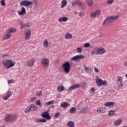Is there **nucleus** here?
Wrapping results in <instances>:
<instances>
[{
    "mask_svg": "<svg viewBox=\"0 0 127 127\" xmlns=\"http://www.w3.org/2000/svg\"><path fill=\"white\" fill-rule=\"evenodd\" d=\"M2 64H3V66H6V69H9V68L13 67L15 65V64L12 63L11 60H5L3 61Z\"/></svg>",
    "mask_w": 127,
    "mask_h": 127,
    "instance_id": "f257e3e1",
    "label": "nucleus"
},
{
    "mask_svg": "<svg viewBox=\"0 0 127 127\" xmlns=\"http://www.w3.org/2000/svg\"><path fill=\"white\" fill-rule=\"evenodd\" d=\"M15 115L13 114H7L5 116L4 120L6 123H12L15 120Z\"/></svg>",
    "mask_w": 127,
    "mask_h": 127,
    "instance_id": "f03ea898",
    "label": "nucleus"
},
{
    "mask_svg": "<svg viewBox=\"0 0 127 127\" xmlns=\"http://www.w3.org/2000/svg\"><path fill=\"white\" fill-rule=\"evenodd\" d=\"M118 18H119V15L107 17L104 20L103 25H107V24H109V23L111 21H113V20H116V19H118Z\"/></svg>",
    "mask_w": 127,
    "mask_h": 127,
    "instance_id": "7ed1b4c3",
    "label": "nucleus"
},
{
    "mask_svg": "<svg viewBox=\"0 0 127 127\" xmlns=\"http://www.w3.org/2000/svg\"><path fill=\"white\" fill-rule=\"evenodd\" d=\"M63 67L64 72L66 74L69 73V72H70V69H71V64H70V63L68 62H65L63 64Z\"/></svg>",
    "mask_w": 127,
    "mask_h": 127,
    "instance_id": "20e7f679",
    "label": "nucleus"
},
{
    "mask_svg": "<svg viewBox=\"0 0 127 127\" xmlns=\"http://www.w3.org/2000/svg\"><path fill=\"white\" fill-rule=\"evenodd\" d=\"M20 4V5H23V6H29L30 8H31L33 5L32 2L26 0L21 1Z\"/></svg>",
    "mask_w": 127,
    "mask_h": 127,
    "instance_id": "39448f33",
    "label": "nucleus"
},
{
    "mask_svg": "<svg viewBox=\"0 0 127 127\" xmlns=\"http://www.w3.org/2000/svg\"><path fill=\"white\" fill-rule=\"evenodd\" d=\"M96 83L98 87H101V86H105L107 85V81H103L101 78L96 79Z\"/></svg>",
    "mask_w": 127,
    "mask_h": 127,
    "instance_id": "423d86ee",
    "label": "nucleus"
},
{
    "mask_svg": "<svg viewBox=\"0 0 127 127\" xmlns=\"http://www.w3.org/2000/svg\"><path fill=\"white\" fill-rule=\"evenodd\" d=\"M41 64L44 67H48L49 66V60L48 59L43 58L42 60Z\"/></svg>",
    "mask_w": 127,
    "mask_h": 127,
    "instance_id": "0eeeda50",
    "label": "nucleus"
},
{
    "mask_svg": "<svg viewBox=\"0 0 127 127\" xmlns=\"http://www.w3.org/2000/svg\"><path fill=\"white\" fill-rule=\"evenodd\" d=\"M79 59H84V55L82 54L76 55L70 59V61H77Z\"/></svg>",
    "mask_w": 127,
    "mask_h": 127,
    "instance_id": "6e6552de",
    "label": "nucleus"
},
{
    "mask_svg": "<svg viewBox=\"0 0 127 127\" xmlns=\"http://www.w3.org/2000/svg\"><path fill=\"white\" fill-rule=\"evenodd\" d=\"M34 62H35L34 60H30L26 62V66L27 67H32L34 65Z\"/></svg>",
    "mask_w": 127,
    "mask_h": 127,
    "instance_id": "1a4fd4ad",
    "label": "nucleus"
},
{
    "mask_svg": "<svg viewBox=\"0 0 127 127\" xmlns=\"http://www.w3.org/2000/svg\"><path fill=\"white\" fill-rule=\"evenodd\" d=\"M42 118H44V119H47L48 121L49 120H51V116L49 115V114H48V112L46 111L44 113L42 114L41 115Z\"/></svg>",
    "mask_w": 127,
    "mask_h": 127,
    "instance_id": "9d476101",
    "label": "nucleus"
},
{
    "mask_svg": "<svg viewBox=\"0 0 127 127\" xmlns=\"http://www.w3.org/2000/svg\"><path fill=\"white\" fill-rule=\"evenodd\" d=\"M101 10H97L96 11L91 13V16L92 17H97V16H99L101 14Z\"/></svg>",
    "mask_w": 127,
    "mask_h": 127,
    "instance_id": "9b49d317",
    "label": "nucleus"
},
{
    "mask_svg": "<svg viewBox=\"0 0 127 127\" xmlns=\"http://www.w3.org/2000/svg\"><path fill=\"white\" fill-rule=\"evenodd\" d=\"M115 105H116V103L114 102H109L105 103L104 106L105 107H109V108H114Z\"/></svg>",
    "mask_w": 127,
    "mask_h": 127,
    "instance_id": "f8f14e48",
    "label": "nucleus"
},
{
    "mask_svg": "<svg viewBox=\"0 0 127 127\" xmlns=\"http://www.w3.org/2000/svg\"><path fill=\"white\" fill-rule=\"evenodd\" d=\"M25 40H28L30 38V36H31V31L30 30H28L27 32H25Z\"/></svg>",
    "mask_w": 127,
    "mask_h": 127,
    "instance_id": "ddd939ff",
    "label": "nucleus"
},
{
    "mask_svg": "<svg viewBox=\"0 0 127 127\" xmlns=\"http://www.w3.org/2000/svg\"><path fill=\"white\" fill-rule=\"evenodd\" d=\"M97 50L98 55L99 54H104V53H106V50L104 48H100Z\"/></svg>",
    "mask_w": 127,
    "mask_h": 127,
    "instance_id": "4468645a",
    "label": "nucleus"
},
{
    "mask_svg": "<svg viewBox=\"0 0 127 127\" xmlns=\"http://www.w3.org/2000/svg\"><path fill=\"white\" fill-rule=\"evenodd\" d=\"M18 13L19 15H23V14H25V13H26L25 8H24V7H22L21 11H18Z\"/></svg>",
    "mask_w": 127,
    "mask_h": 127,
    "instance_id": "2eb2a0df",
    "label": "nucleus"
},
{
    "mask_svg": "<svg viewBox=\"0 0 127 127\" xmlns=\"http://www.w3.org/2000/svg\"><path fill=\"white\" fill-rule=\"evenodd\" d=\"M80 87V84H74L72 85L69 88L68 91H72V90H75V89H78Z\"/></svg>",
    "mask_w": 127,
    "mask_h": 127,
    "instance_id": "dca6fc26",
    "label": "nucleus"
},
{
    "mask_svg": "<svg viewBox=\"0 0 127 127\" xmlns=\"http://www.w3.org/2000/svg\"><path fill=\"white\" fill-rule=\"evenodd\" d=\"M69 106H70V104L66 102H63L61 104V108H63V109H66V108H67Z\"/></svg>",
    "mask_w": 127,
    "mask_h": 127,
    "instance_id": "f3484780",
    "label": "nucleus"
},
{
    "mask_svg": "<svg viewBox=\"0 0 127 127\" xmlns=\"http://www.w3.org/2000/svg\"><path fill=\"white\" fill-rule=\"evenodd\" d=\"M47 122V120L46 119H37L35 120V123H46Z\"/></svg>",
    "mask_w": 127,
    "mask_h": 127,
    "instance_id": "a211bd4d",
    "label": "nucleus"
},
{
    "mask_svg": "<svg viewBox=\"0 0 127 127\" xmlns=\"http://www.w3.org/2000/svg\"><path fill=\"white\" fill-rule=\"evenodd\" d=\"M11 94H12V92L11 91H9L6 95L3 97V100L6 101V100L9 98Z\"/></svg>",
    "mask_w": 127,
    "mask_h": 127,
    "instance_id": "6ab92c4d",
    "label": "nucleus"
},
{
    "mask_svg": "<svg viewBox=\"0 0 127 127\" xmlns=\"http://www.w3.org/2000/svg\"><path fill=\"white\" fill-rule=\"evenodd\" d=\"M122 120L121 119H118L116 121L114 122V124H115L114 126H120V124L122 123Z\"/></svg>",
    "mask_w": 127,
    "mask_h": 127,
    "instance_id": "aec40b11",
    "label": "nucleus"
},
{
    "mask_svg": "<svg viewBox=\"0 0 127 127\" xmlns=\"http://www.w3.org/2000/svg\"><path fill=\"white\" fill-rule=\"evenodd\" d=\"M67 20H68V18L66 17H62V18H59L58 19V21L60 22H62V21L66 22Z\"/></svg>",
    "mask_w": 127,
    "mask_h": 127,
    "instance_id": "412c9836",
    "label": "nucleus"
},
{
    "mask_svg": "<svg viewBox=\"0 0 127 127\" xmlns=\"http://www.w3.org/2000/svg\"><path fill=\"white\" fill-rule=\"evenodd\" d=\"M88 112V108L87 107H84L80 111V114H86Z\"/></svg>",
    "mask_w": 127,
    "mask_h": 127,
    "instance_id": "4be33fe9",
    "label": "nucleus"
},
{
    "mask_svg": "<svg viewBox=\"0 0 127 127\" xmlns=\"http://www.w3.org/2000/svg\"><path fill=\"white\" fill-rule=\"evenodd\" d=\"M15 31H16V29L14 28H10L9 29L6 33H8V34H9V33H13V32H15Z\"/></svg>",
    "mask_w": 127,
    "mask_h": 127,
    "instance_id": "5701e85b",
    "label": "nucleus"
},
{
    "mask_svg": "<svg viewBox=\"0 0 127 127\" xmlns=\"http://www.w3.org/2000/svg\"><path fill=\"white\" fill-rule=\"evenodd\" d=\"M86 2L89 6H93L94 4V0H87Z\"/></svg>",
    "mask_w": 127,
    "mask_h": 127,
    "instance_id": "b1692460",
    "label": "nucleus"
},
{
    "mask_svg": "<svg viewBox=\"0 0 127 127\" xmlns=\"http://www.w3.org/2000/svg\"><path fill=\"white\" fill-rule=\"evenodd\" d=\"M72 37H73V36L69 33H67L65 35V38L66 39H72Z\"/></svg>",
    "mask_w": 127,
    "mask_h": 127,
    "instance_id": "393cba45",
    "label": "nucleus"
},
{
    "mask_svg": "<svg viewBox=\"0 0 127 127\" xmlns=\"http://www.w3.org/2000/svg\"><path fill=\"white\" fill-rule=\"evenodd\" d=\"M98 51L97 50H92L91 51V55H99L98 54Z\"/></svg>",
    "mask_w": 127,
    "mask_h": 127,
    "instance_id": "a878e982",
    "label": "nucleus"
},
{
    "mask_svg": "<svg viewBox=\"0 0 127 127\" xmlns=\"http://www.w3.org/2000/svg\"><path fill=\"white\" fill-rule=\"evenodd\" d=\"M67 126L69 127H75L74 125V122L69 121L67 123Z\"/></svg>",
    "mask_w": 127,
    "mask_h": 127,
    "instance_id": "bb28decb",
    "label": "nucleus"
},
{
    "mask_svg": "<svg viewBox=\"0 0 127 127\" xmlns=\"http://www.w3.org/2000/svg\"><path fill=\"white\" fill-rule=\"evenodd\" d=\"M11 37V35L10 34H6L3 38V40H6V39H9Z\"/></svg>",
    "mask_w": 127,
    "mask_h": 127,
    "instance_id": "cd10ccee",
    "label": "nucleus"
},
{
    "mask_svg": "<svg viewBox=\"0 0 127 127\" xmlns=\"http://www.w3.org/2000/svg\"><path fill=\"white\" fill-rule=\"evenodd\" d=\"M109 116L112 117V116H114V115H116V111L115 110H110L109 112Z\"/></svg>",
    "mask_w": 127,
    "mask_h": 127,
    "instance_id": "c85d7f7f",
    "label": "nucleus"
},
{
    "mask_svg": "<svg viewBox=\"0 0 127 127\" xmlns=\"http://www.w3.org/2000/svg\"><path fill=\"white\" fill-rule=\"evenodd\" d=\"M58 90L59 92H62V91H64V90H65V87L63 86H60L58 87Z\"/></svg>",
    "mask_w": 127,
    "mask_h": 127,
    "instance_id": "c756f323",
    "label": "nucleus"
},
{
    "mask_svg": "<svg viewBox=\"0 0 127 127\" xmlns=\"http://www.w3.org/2000/svg\"><path fill=\"white\" fill-rule=\"evenodd\" d=\"M62 5H61V7H64V6H65V5H67V0H63L62 1Z\"/></svg>",
    "mask_w": 127,
    "mask_h": 127,
    "instance_id": "7c9ffc66",
    "label": "nucleus"
},
{
    "mask_svg": "<svg viewBox=\"0 0 127 127\" xmlns=\"http://www.w3.org/2000/svg\"><path fill=\"white\" fill-rule=\"evenodd\" d=\"M76 111V108L72 107L69 110V113H70V114H74Z\"/></svg>",
    "mask_w": 127,
    "mask_h": 127,
    "instance_id": "2f4dec72",
    "label": "nucleus"
},
{
    "mask_svg": "<svg viewBox=\"0 0 127 127\" xmlns=\"http://www.w3.org/2000/svg\"><path fill=\"white\" fill-rule=\"evenodd\" d=\"M30 109H31V111H35V110H36L35 109V105H34V104H31L30 106H29Z\"/></svg>",
    "mask_w": 127,
    "mask_h": 127,
    "instance_id": "473e14b6",
    "label": "nucleus"
},
{
    "mask_svg": "<svg viewBox=\"0 0 127 127\" xmlns=\"http://www.w3.org/2000/svg\"><path fill=\"white\" fill-rule=\"evenodd\" d=\"M31 109H30V107L28 106L27 108L25 109V114H27L28 113H29V112H31Z\"/></svg>",
    "mask_w": 127,
    "mask_h": 127,
    "instance_id": "72a5a7b5",
    "label": "nucleus"
},
{
    "mask_svg": "<svg viewBox=\"0 0 127 127\" xmlns=\"http://www.w3.org/2000/svg\"><path fill=\"white\" fill-rule=\"evenodd\" d=\"M44 46L46 47H48V41L47 40H45L43 42Z\"/></svg>",
    "mask_w": 127,
    "mask_h": 127,
    "instance_id": "f704fd0d",
    "label": "nucleus"
},
{
    "mask_svg": "<svg viewBox=\"0 0 127 127\" xmlns=\"http://www.w3.org/2000/svg\"><path fill=\"white\" fill-rule=\"evenodd\" d=\"M85 69L87 73H91V70L90 68L85 67Z\"/></svg>",
    "mask_w": 127,
    "mask_h": 127,
    "instance_id": "c9c22d12",
    "label": "nucleus"
},
{
    "mask_svg": "<svg viewBox=\"0 0 127 127\" xmlns=\"http://www.w3.org/2000/svg\"><path fill=\"white\" fill-rule=\"evenodd\" d=\"M52 104H54V100L51 101H48V102H47L46 103V105L47 106H48V105H52Z\"/></svg>",
    "mask_w": 127,
    "mask_h": 127,
    "instance_id": "e433bc0d",
    "label": "nucleus"
},
{
    "mask_svg": "<svg viewBox=\"0 0 127 127\" xmlns=\"http://www.w3.org/2000/svg\"><path fill=\"white\" fill-rule=\"evenodd\" d=\"M5 0H1V1H0V4L1 5H2V6H4V5H5Z\"/></svg>",
    "mask_w": 127,
    "mask_h": 127,
    "instance_id": "4c0bfd02",
    "label": "nucleus"
},
{
    "mask_svg": "<svg viewBox=\"0 0 127 127\" xmlns=\"http://www.w3.org/2000/svg\"><path fill=\"white\" fill-rule=\"evenodd\" d=\"M20 25H21V27H20L21 29H22L23 28V27H26V23L24 24L23 23H21Z\"/></svg>",
    "mask_w": 127,
    "mask_h": 127,
    "instance_id": "58836bf2",
    "label": "nucleus"
},
{
    "mask_svg": "<svg viewBox=\"0 0 127 127\" xmlns=\"http://www.w3.org/2000/svg\"><path fill=\"white\" fill-rule=\"evenodd\" d=\"M117 81L118 82H123V78L121 76H118V79H117Z\"/></svg>",
    "mask_w": 127,
    "mask_h": 127,
    "instance_id": "ea45409f",
    "label": "nucleus"
},
{
    "mask_svg": "<svg viewBox=\"0 0 127 127\" xmlns=\"http://www.w3.org/2000/svg\"><path fill=\"white\" fill-rule=\"evenodd\" d=\"M90 44L89 43H85L84 44V47L85 48H88L90 47Z\"/></svg>",
    "mask_w": 127,
    "mask_h": 127,
    "instance_id": "a19ab883",
    "label": "nucleus"
},
{
    "mask_svg": "<svg viewBox=\"0 0 127 127\" xmlns=\"http://www.w3.org/2000/svg\"><path fill=\"white\" fill-rule=\"evenodd\" d=\"M59 116H60V113L58 112L57 113H56V114L54 115L55 118H56V119H58V117H59Z\"/></svg>",
    "mask_w": 127,
    "mask_h": 127,
    "instance_id": "79ce46f5",
    "label": "nucleus"
},
{
    "mask_svg": "<svg viewBox=\"0 0 127 127\" xmlns=\"http://www.w3.org/2000/svg\"><path fill=\"white\" fill-rule=\"evenodd\" d=\"M114 2V0H108L107 4H112Z\"/></svg>",
    "mask_w": 127,
    "mask_h": 127,
    "instance_id": "37998d69",
    "label": "nucleus"
},
{
    "mask_svg": "<svg viewBox=\"0 0 127 127\" xmlns=\"http://www.w3.org/2000/svg\"><path fill=\"white\" fill-rule=\"evenodd\" d=\"M76 50L78 53H81L82 52V48H77Z\"/></svg>",
    "mask_w": 127,
    "mask_h": 127,
    "instance_id": "c03bdc74",
    "label": "nucleus"
},
{
    "mask_svg": "<svg viewBox=\"0 0 127 127\" xmlns=\"http://www.w3.org/2000/svg\"><path fill=\"white\" fill-rule=\"evenodd\" d=\"M36 105L37 106H40V105H41V102H40V100L36 101Z\"/></svg>",
    "mask_w": 127,
    "mask_h": 127,
    "instance_id": "a18cd8bd",
    "label": "nucleus"
},
{
    "mask_svg": "<svg viewBox=\"0 0 127 127\" xmlns=\"http://www.w3.org/2000/svg\"><path fill=\"white\" fill-rule=\"evenodd\" d=\"M119 87H123V82H118Z\"/></svg>",
    "mask_w": 127,
    "mask_h": 127,
    "instance_id": "49530a36",
    "label": "nucleus"
},
{
    "mask_svg": "<svg viewBox=\"0 0 127 127\" xmlns=\"http://www.w3.org/2000/svg\"><path fill=\"white\" fill-rule=\"evenodd\" d=\"M7 82L8 84H12V83H13V80H8Z\"/></svg>",
    "mask_w": 127,
    "mask_h": 127,
    "instance_id": "de8ad7c7",
    "label": "nucleus"
},
{
    "mask_svg": "<svg viewBox=\"0 0 127 127\" xmlns=\"http://www.w3.org/2000/svg\"><path fill=\"white\" fill-rule=\"evenodd\" d=\"M80 2L81 1H80V0H76L75 2L76 4V5H79Z\"/></svg>",
    "mask_w": 127,
    "mask_h": 127,
    "instance_id": "09e8293b",
    "label": "nucleus"
},
{
    "mask_svg": "<svg viewBox=\"0 0 127 127\" xmlns=\"http://www.w3.org/2000/svg\"><path fill=\"white\" fill-rule=\"evenodd\" d=\"M115 92V90H114L113 89H110L109 90V93H114Z\"/></svg>",
    "mask_w": 127,
    "mask_h": 127,
    "instance_id": "8fccbe9b",
    "label": "nucleus"
},
{
    "mask_svg": "<svg viewBox=\"0 0 127 127\" xmlns=\"http://www.w3.org/2000/svg\"><path fill=\"white\" fill-rule=\"evenodd\" d=\"M79 16H84V12H80L79 13Z\"/></svg>",
    "mask_w": 127,
    "mask_h": 127,
    "instance_id": "3c124183",
    "label": "nucleus"
},
{
    "mask_svg": "<svg viewBox=\"0 0 127 127\" xmlns=\"http://www.w3.org/2000/svg\"><path fill=\"white\" fill-rule=\"evenodd\" d=\"M78 5H79L81 7H83L84 4H83L82 2H80L79 4H78Z\"/></svg>",
    "mask_w": 127,
    "mask_h": 127,
    "instance_id": "603ef678",
    "label": "nucleus"
},
{
    "mask_svg": "<svg viewBox=\"0 0 127 127\" xmlns=\"http://www.w3.org/2000/svg\"><path fill=\"white\" fill-rule=\"evenodd\" d=\"M94 70H95V72H96V73H99V72L100 71L99 70V69H98V68H95Z\"/></svg>",
    "mask_w": 127,
    "mask_h": 127,
    "instance_id": "864d4df0",
    "label": "nucleus"
},
{
    "mask_svg": "<svg viewBox=\"0 0 127 127\" xmlns=\"http://www.w3.org/2000/svg\"><path fill=\"white\" fill-rule=\"evenodd\" d=\"M42 94V92H40L37 93V96H38V97H40Z\"/></svg>",
    "mask_w": 127,
    "mask_h": 127,
    "instance_id": "5fc2aeb1",
    "label": "nucleus"
},
{
    "mask_svg": "<svg viewBox=\"0 0 127 127\" xmlns=\"http://www.w3.org/2000/svg\"><path fill=\"white\" fill-rule=\"evenodd\" d=\"M97 113H98V114H101V113H102V110H101V109L97 110Z\"/></svg>",
    "mask_w": 127,
    "mask_h": 127,
    "instance_id": "6e6d98bb",
    "label": "nucleus"
},
{
    "mask_svg": "<svg viewBox=\"0 0 127 127\" xmlns=\"http://www.w3.org/2000/svg\"><path fill=\"white\" fill-rule=\"evenodd\" d=\"M30 25L29 24V23H26V27L28 28L30 27Z\"/></svg>",
    "mask_w": 127,
    "mask_h": 127,
    "instance_id": "4d7b16f0",
    "label": "nucleus"
},
{
    "mask_svg": "<svg viewBox=\"0 0 127 127\" xmlns=\"http://www.w3.org/2000/svg\"><path fill=\"white\" fill-rule=\"evenodd\" d=\"M124 65L125 66V67H127V62L124 63Z\"/></svg>",
    "mask_w": 127,
    "mask_h": 127,
    "instance_id": "13d9d810",
    "label": "nucleus"
},
{
    "mask_svg": "<svg viewBox=\"0 0 127 127\" xmlns=\"http://www.w3.org/2000/svg\"><path fill=\"white\" fill-rule=\"evenodd\" d=\"M91 90L92 91V92H95V88L92 87Z\"/></svg>",
    "mask_w": 127,
    "mask_h": 127,
    "instance_id": "bf43d9fd",
    "label": "nucleus"
},
{
    "mask_svg": "<svg viewBox=\"0 0 127 127\" xmlns=\"http://www.w3.org/2000/svg\"><path fill=\"white\" fill-rule=\"evenodd\" d=\"M5 56H7V55H3L2 56V58H4V57H5Z\"/></svg>",
    "mask_w": 127,
    "mask_h": 127,
    "instance_id": "052dcab7",
    "label": "nucleus"
},
{
    "mask_svg": "<svg viewBox=\"0 0 127 127\" xmlns=\"http://www.w3.org/2000/svg\"><path fill=\"white\" fill-rule=\"evenodd\" d=\"M76 1L72 3V5H76Z\"/></svg>",
    "mask_w": 127,
    "mask_h": 127,
    "instance_id": "680f3d73",
    "label": "nucleus"
},
{
    "mask_svg": "<svg viewBox=\"0 0 127 127\" xmlns=\"http://www.w3.org/2000/svg\"><path fill=\"white\" fill-rule=\"evenodd\" d=\"M34 101V98H32L31 100V102H33Z\"/></svg>",
    "mask_w": 127,
    "mask_h": 127,
    "instance_id": "e2e57ef3",
    "label": "nucleus"
},
{
    "mask_svg": "<svg viewBox=\"0 0 127 127\" xmlns=\"http://www.w3.org/2000/svg\"><path fill=\"white\" fill-rule=\"evenodd\" d=\"M74 13H75V14H76V13H77V11L75 10L74 12Z\"/></svg>",
    "mask_w": 127,
    "mask_h": 127,
    "instance_id": "0e129e2a",
    "label": "nucleus"
},
{
    "mask_svg": "<svg viewBox=\"0 0 127 127\" xmlns=\"http://www.w3.org/2000/svg\"><path fill=\"white\" fill-rule=\"evenodd\" d=\"M125 76H126V77H127V73L126 74Z\"/></svg>",
    "mask_w": 127,
    "mask_h": 127,
    "instance_id": "69168bd1",
    "label": "nucleus"
}]
</instances>
